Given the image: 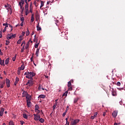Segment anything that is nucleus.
I'll return each mask as SVG.
<instances>
[{
	"label": "nucleus",
	"instance_id": "obj_55",
	"mask_svg": "<svg viewBox=\"0 0 125 125\" xmlns=\"http://www.w3.org/2000/svg\"><path fill=\"white\" fill-rule=\"evenodd\" d=\"M3 54L2 52H1V50L0 49V55H3Z\"/></svg>",
	"mask_w": 125,
	"mask_h": 125
},
{
	"label": "nucleus",
	"instance_id": "obj_34",
	"mask_svg": "<svg viewBox=\"0 0 125 125\" xmlns=\"http://www.w3.org/2000/svg\"><path fill=\"white\" fill-rule=\"evenodd\" d=\"M30 35V31L29 30H27L26 32V36H29Z\"/></svg>",
	"mask_w": 125,
	"mask_h": 125
},
{
	"label": "nucleus",
	"instance_id": "obj_20",
	"mask_svg": "<svg viewBox=\"0 0 125 125\" xmlns=\"http://www.w3.org/2000/svg\"><path fill=\"white\" fill-rule=\"evenodd\" d=\"M39 121H40V123H44V119H42V118H40Z\"/></svg>",
	"mask_w": 125,
	"mask_h": 125
},
{
	"label": "nucleus",
	"instance_id": "obj_38",
	"mask_svg": "<svg viewBox=\"0 0 125 125\" xmlns=\"http://www.w3.org/2000/svg\"><path fill=\"white\" fill-rule=\"evenodd\" d=\"M24 17H22L21 18V22H24Z\"/></svg>",
	"mask_w": 125,
	"mask_h": 125
},
{
	"label": "nucleus",
	"instance_id": "obj_25",
	"mask_svg": "<svg viewBox=\"0 0 125 125\" xmlns=\"http://www.w3.org/2000/svg\"><path fill=\"white\" fill-rule=\"evenodd\" d=\"M41 5L40 8H42V7H43V5H44V2L43 0H41Z\"/></svg>",
	"mask_w": 125,
	"mask_h": 125
},
{
	"label": "nucleus",
	"instance_id": "obj_5",
	"mask_svg": "<svg viewBox=\"0 0 125 125\" xmlns=\"http://www.w3.org/2000/svg\"><path fill=\"white\" fill-rule=\"evenodd\" d=\"M6 84L7 87H10V80L7 78H6Z\"/></svg>",
	"mask_w": 125,
	"mask_h": 125
},
{
	"label": "nucleus",
	"instance_id": "obj_11",
	"mask_svg": "<svg viewBox=\"0 0 125 125\" xmlns=\"http://www.w3.org/2000/svg\"><path fill=\"white\" fill-rule=\"evenodd\" d=\"M4 84H5V81H3L0 83V87L1 88H3V87L4 86Z\"/></svg>",
	"mask_w": 125,
	"mask_h": 125
},
{
	"label": "nucleus",
	"instance_id": "obj_9",
	"mask_svg": "<svg viewBox=\"0 0 125 125\" xmlns=\"http://www.w3.org/2000/svg\"><path fill=\"white\" fill-rule=\"evenodd\" d=\"M3 112H4V108H1L0 110V117H2V116H3Z\"/></svg>",
	"mask_w": 125,
	"mask_h": 125
},
{
	"label": "nucleus",
	"instance_id": "obj_28",
	"mask_svg": "<svg viewBox=\"0 0 125 125\" xmlns=\"http://www.w3.org/2000/svg\"><path fill=\"white\" fill-rule=\"evenodd\" d=\"M22 40L23 39H20V40H19L17 42V43H18V44H20V43H21V42L22 41Z\"/></svg>",
	"mask_w": 125,
	"mask_h": 125
},
{
	"label": "nucleus",
	"instance_id": "obj_54",
	"mask_svg": "<svg viewBox=\"0 0 125 125\" xmlns=\"http://www.w3.org/2000/svg\"><path fill=\"white\" fill-rule=\"evenodd\" d=\"M29 14V12L28 11H25V15H28Z\"/></svg>",
	"mask_w": 125,
	"mask_h": 125
},
{
	"label": "nucleus",
	"instance_id": "obj_21",
	"mask_svg": "<svg viewBox=\"0 0 125 125\" xmlns=\"http://www.w3.org/2000/svg\"><path fill=\"white\" fill-rule=\"evenodd\" d=\"M25 69V65L24 64H22L21 66V70H24Z\"/></svg>",
	"mask_w": 125,
	"mask_h": 125
},
{
	"label": "nucleus",
	"instance_id": "obj_44",
	"mask_svg": "<svg viewBox=\"0 0 125 125\" xmlns=\"http://www.w3.org/2000/svg\"><path fill=\"white\" fill-rule=\"evenodd\" d=\"M66 114V111L65 110V111H64V113H63L62 116H63V117L65 116Z\"/></svg>",
	"mask_w": 125,
	"mask_h": 125
},
{
	"label": "nucleus",
	"instance_id": "obj_42",
	"mask_svg": "<svg viewBox=\"0 0 125 125\" xmlns=\"http://www.w3.org/2000/svg\"><path fill=\"white\" fill-rule=\"evenodd\" d=\"M97 114H98L97 111H96V113H95L94 114V118L95 117H96L97 116Z\"/></svg>",
	"mask_w": 125,
	"mask_h": 125
},
{
	"label": "nucleus",
	"instance_id": "obj_2",
	"mask_svg": "<svg viewBox=\"0 0 125 125\" xmlns=\"http://www.w3.org/2000/svg\"><path fill=\"white\" fill-rule=\"evenodd\" d=\"M22 97H26L28 107H31V97L28 95V93L25 91L22 92Z\"/></svg>",
	"mask_w": 125,
	"mask_h": 125
},
{
	"label": "nucleus",
	"instance_id": "obj_62",
	"mask_svg": "<svg viewBox=\"0 0 125 125\" xmlns=\"http://www.w3.org/2000/svg\"><path fill=\"white\" fill-rule=\"evenodd\" d=\"M91 119H95V116L94 115V116H91Z\"/></svg>",
	"mask_w": 125,
	"mask_h": 125
},
{
	"label": "nucleus",
	"instance_id": "obj_36",
	"mask_svg": "<svg viewBox=\"0 0 125 125\" xmlns=\"http://www.w3.org/2000/svg\"><path fill=\"white\" fill-rule=\"evenodd\" d=\"M17 73H18V75H20V73H21V69H18Z\"/></svg>",
	"mask_w": 125,
	"mask_h": 125
},
{
	"label": "nucleus",
	"instance_id": "obj_33",
	"mask_svg": "<svg viewBox=\"0 0 125 125\" xmlns=\"http://www.w3.org/2000/svg\"><path fill=\"white\" fill-rule=\"evenodd\" d=\"M23 117L24 119H27L28 118V116L25 114H23Z\"/></svg>",
	"mask_w": 125,
	"mask_h": 125
},
{
	"label": "nucleus",
	"instance_id": "obj_23",
	"mask_svg": "<svg viewBox=\"0 0 125 125\" xmlns=\"http://www.w3.org/2000/svg\"><path fill=\"white\" fill-rule=\"evenodd\" d=\"M37 28L38 31H40V30H42L41 26H40L39 24H38V25L37 26Z\"/></svg>",
	"mask_w": 125,
	"mask_h": 125
},
{
	"label": "nucleus",
	"instance_id": "obj_52",
	"mask_svg": "<svg viewBox=\"0 0 125 125\" xmlns=\"http://www.w3.org/2000/svg\"><path fill=\"white\" fill-rule=\"evenodd\" d=\"M68 107H69V106H67V107H66V110H65V111H66V113H67V111H68Z\"/></svg>",
	"mask_w": 125,
	"mask_h": 125
},
{
	"label": "nucleus",
	"instance_id": "obj_30",
	"mask_svg": "<svg viewBox=\"0 0 125 125\" xmlns=\"http://www.w3.org/2000/svg\"><path fill=\"white\" fill-rule=\"evenodd\" d=\"M21 1L19 2H21V4H22L23 5V4H25V1H24V0H21Z\"/></svg>",
	"mask_w": 125,
	"mask_h": 125
},
{
	"label": "nucleus",
	"instance_id": "obj_45",
	"mask_svg": "<svg viewBox=\"0 0 125 125\" xmlns=\"http://www.w3.org/2000/svg\"><path fill=\"white\" fill-rule=\"evenodd\" d=\"M58 104V103H56V102H55V109L56 107Z\"/></svg>",
	"mask_w": 125,
	"mask_h": 125
},
{
	"label": "nucleus",
	"instance_id": "obj_59",
	"mask_svg": "<svg viewBox=\"0 0 125 125\" xmlns=\"http://www.w3.org/2000/svg\"><path fill=\"white\" fill-rule=\"evenodd\" d=\"M24 22H23V21H21V27H22V26H23V23Z\"/></svg>",
	"mask_w": 125,
	"mask_h": 125
},
{
	"label": "nucleus",
	"instance_id": "obj_57",
	"mask_svg": "<svg viewBox=\"0 0 125 125\" xmlns=\"http://www.w3.org/2000/svg\"><path fill=\"white\" fill-rule=\"evenodd\" d=\"M28 8H24V10L25 11H28Z\"/></svg>",
	"mask_w": 125,
	"mask_h": 125
},
{
	"label": "nucleus",
	"instance_id": "obj_17",
	"mask_svg": "<svg viewBox=\"0 0 125 125\" xmlns=\"http://www.w3.org/2000/svg\"><path fill=\"white\" fill-rule=\"evenodd\" d=\"M35 76H36V73H35V72H32V84H33V77H35Z\"/></svg>",
	"mask_w": 125,
	"mask_h": 125
},
{
	"label": "nucleus",
	"instance_id": "obj_46",
	"mask_svg": "<svg viewBox=\"0 0 125 125\" xmlns=\"http://www.w3.org/2000/svg\"><path fill=\"white\" fill-rule=\"evenodd\" d=\"M3 26H8V23H3Z\"/></svg>",
	"mask_w": 125,
	"mask_h": 125
},
{
	"label": "nucleus",
	"instance_id": "obj_64",
	"mask_svg": "<svg viewBox=\"0 0 125 125\" xmlns=\"http://www.w3.org/2000/svg\"><path fill=\"white\" fill-rule=\"evenodd\" d=\"M114 125H118V124L117 123H115L114 124Z\"/></svg>",
	"mask_w": 125,
	"mask_h": 125
},
{
	"label": "nucleus",
	"instance_id": "obj_41",
	"mask_svg": "<svg viewBox=\"0 0 125 125\" xmlns=\"http://www.w3.org/2000/svg\"><path fill=\"white\" fill-rule=\"evenodd\" d=\"M24 50H25V48H24V46H23V47L21 49V52H23Z\"/></svg>",
	"mask_w": 125,
	"mask_h": 125
},
{
	"label": "nucleus",
	"instance_id": "obj_56",
	"mask_svg": "<svg viewBox=\"0 0 125 125\" xmlns=\"http://www.w3.org/2000/svg\"><path fill=\"white\" fill-rule=\"evenodd\" d=\"M8 25H9V26L10 28H13V26L12 25H11V24H8Z\"/></svg>",
	"mask_w": 125,
	"mask_h": 125
},
{
	"label": "nucleus",
	"instance_id": "obj_13",
	"mask_svg": "<svg viewBox=\"0 0 125 125\" xmlns=\"http://www.w3.org/2000/svg\"><path fill=\"white\" fill-rule=\"evenodd\" d=\"M0 65H1V66H5L4 64V60H0Z\"/></svg>",
	"mask_w": 125,
	"mask_h": 125
},
{
	"label": "nucleus",
	"instance_id": "obj_6",
	"mask_svg": "<svg viewBox=\"0 0 125 125\" xmlns=\"http://www.w3.org/2000/svg\"><path fill=\"white\" fill-rule=\"evenodd\" d=\"M68 90H72L73 88L72 87L71 82L70 81L68 82Z\"/></svg>",
	"mask_w": 125,
	"mask_h": 125
},
{
	"label": "nucleus",
	"instance_id": "obj_48",
	"mask_svg": "<svg viewBox=\"0 0 125 125\" xmlns=\"http://www.w3.org/2000/svg\"><path fill=\"white\" fill-rule=\"evenodd\" d=\"M25 124V122L24 121H21V125H23Z\"/></svg>",
	"mask_w": 125,
	"mask_h": 125
},
{
	"label": "nucleus",
	"instance_id": "obj_7",
	"mask_svg": "<svg viewBox=\"0 0 125 125\" xmlns=\"http://www.w3.org/2000/svg\"><path fill=\"white\" fill-rule=\"evenodd\" d=\"M79 120H78L77 119H76L75 120H74V121H72V123H71V125H77V124L79 123Z\"/></svg>",
	"mask_w": 125,
	"mask_h": 125
},
{
	"label": "nucleus",
	"instance_id": "obj_61",
	"mask_svg": "<svg viewBox=\"0 0 125 125\" xmlns=\"http://www.w3.org/2000/svg\"><path fill=\"white\" fill-rule=\"evenodd\" d=\"M53 110H55V104H54V105H53Z\"/></svg>",
	"mask_w": 125,
	"mask_h": 125
},
{
	"label": "nucleus",
	"instance_id": "obj_18",
	"mask_svg": "<svg viewBox=\"0 0 125 125\" xmlns=\"http://www.w3.org/2000/svg\"><path fill=\"white\" fill-rule=\"evenodd\" d=\"M68 90H66V92H65L64 93H63V94H62V97H64V96L65 95V97H67V95L68 94Z\"/></svg>",
	"mask_w": 125,
	"mask_h": 125
},
{
	"label": "nucleus",
	"instance_id": "obj_31",
	"mask_svg": "<svg viewBox=\"0 0 125 125\" xmlns=\"http://www.w3.org/2000/svg\"><path fill=\"white\" fill-rule=\"evenodd\" d=\"M6 38H7V40H11V39H12V37H11V36H7Z\"/></svg>",
	"mask_w": 125,
	"mask_h": 125
},
{
	"label": "nucleus",
	"instance_id": "obj_4",
	"mask_svg": "<svg viewBox=\"0 0 125 125\" xmlns=\"http://www.w3.org/2000/svg\"><path fill=\"white\" fill-rule=\"evenodd\" d=\"M34 119L35 121H38L40 119L41 115H39V113L37 114H34Z\"/></svg>",
	"mask_w": 125,
	"mask_h": 125
},
{
	"label": "nucleus",
	"instance_id": "obj_14",
	"mask_svg": "<svg viewBox=\"0 0 125 125\" xmlns=\"http://www.w3.org/2000/svg\"><path fill=\"white\" fill-rule=\"evenodd\" d=\"M80 99V98L79 97H77V98H74V103H77V102H78V100Z\"/></svg>",
	"mask_w": 125,
	"mask_h": 125
},
{
	"label": "nucleus",
	"instance_id": "obj_24",
	"mask_svg": "<svg viewBox=\"0 0 125 125\" xmlns=\"http://www.w3.org/2000/svg\"><path fill=\"white\" fill-rule=\"evenodd\" d=\"M9 125H15L14 122H13L12 121H10L9 123Z\"/></svg>",
	"mask_w": 125,
	"mask_h": 125
},
{
	"label": "nucleus",
	"instance_id": "obj_53",
	"mask_svg": "<svg viewBox=\"0 0 125 125\" xmlns=\"http://www.w3.org/2000/svg\"><path fill=\"white\" fill-rule=\"evenodd\" d=\"M34 17L33 16V14H32V22L34 21Z\"/></svg>",
	"mask_w": 125,
	"mask_h": 125
},
{
	"label": "nucleus",
	"instance_id": "obj_32",
	"mask_svg": "<svg viewBox=\"0 0 125 125\" xmlns=\"http://www.w3.org/2000/svg\"><path fill=\"white\" fill-rule=\"evenodd\" d=\"M30 42L32 43V41L31 39L29 40V42H28L26 44H28V45H30Z\"/></svg>",
	"mask_w": 125,
	"mask_h": 125
},
{
	"label": "nucleus",
	"instance_id": "obj_10",
	"mask_svg": "<svg viewBox=\"0 0 125 125\" xmlns=\"http://www.w3.org/2000/svg\"><path fill=\"white\" fill-rule=\"evenodd\" d=\"M112 115L113 117H116V116H117L118 115V111L115 110L113 112Z\"/></svg>",
	"mask_w": 125,
	"mask_h": 125
},
{
	"label": "nucleus",
	"instance_id": "obj_49",
	"mask_svg": "<svg viewBox=\"0 0 125 125\" xmlns=\"http://www.w3.org/2000/svg\"><path fill=\"white\" fill-rule=\"evenodd\" d=\"M39 90H41V89H42V85H39Z\"/></svg>",
	"mask_w": 125,
	"mask_h": 125
},
{
	"label": "nucleus",
	"instance_id": "obj_35",
	"mask_svg": "<svg viewBox=\"0 0 125 125\" xmlns=\"http://www.w3.org/2000/svg\"><path fill=\"white\" fill-rule=\"evenodd\" d=\"M10 42H9V41L6 40V45H8V44H9Z\"/></svg>",
	"mask_w": 125,
	"mask_h": 125
},
{
	"label": "nucleus",
	"instance_id": "obj_27",
	"mask_svg": "<svg viewBox=\"0 0 125 125\" xmlns=\"http://www.w3.org/2000/svg\"><path fill=\"white\" fill-rule=\"evenodd\" d=\"M8 27V26L6 25V26H5L4 29L2 30V33H4V32H5V31H6V28Z\"/></svg>",
	"mask_w": 125,
	"mask_h": 125
},
{
	"label": "nucleus",
	"instance_id": "obj_51",
	"mask_svg": "<svg viewBox=\"0 0 125 125\" xmlns=\"http://www.w3.org/2000/svg\"><path fill=\"white\" fill-rule=\"evenodd\" d=\"M28 48H29V45H28V44H26V46H25V48H26V49H28Z\"/></svg>",
	"mask_w": 125,
	"mask_h": 125
},
{
	"label": "nucleus",
	"instance_id": "obj_22",
	"mask_svg": "<svg viewBox=\"0 0 125 125\" xmlns=\"http://www.w3.org/2000/svg\"><path fill=\"white\" fill-rule=\"evenodd\" d=\"M38 98H45V95H44V94H41L40 95H39Z\"/></svg>",
	"mask_w": 125,
	"mask_h": 125
},
{
	"label": "nucleus",
	"instance_id": "obj_19",
	"mask_svg": "<svg viewBox=\"0 0 125 125\" xmlns=\"http://www.w3.org/2000/svg\"><path fill=\"white\" fill-rule=\"evenodd\" d=\"M34 4L35 5V7H38V5H39L38 2H37V0H35V2H34Z\"/></svg>",
	"mask_w": 125,
	"mask_h": 125
},
{
	"label": "nucleus",
	"instance_id": "obj_8",
	"mask_svg": "<svg viewBox=\"0 0 125 125\" xmlns=\"http://www.w3.org/2000/svg\"><path fill=\"white\" fill-rule=\"evenodd\" d=\"M39 109H40V106H39V105H38V104H36L35 111H36L37 112V113H39V112H40Z\"/></svg>",
	"mask_w": 125,
	"mask_h": 125
},
{
	"label": "nucleus",
	"instance_id": "obj_37",
	"mask_svg": "<svg viewBox=\"0 0 125 125\" xmlns=\"http://www.w3.org/2000/svg\"><path fill=\"white\" fill-rule=\"evenodd\" d=\"M15 60H16V55H15V57H14L13 58H12V61H15Z\"/></svg>",
	"mask_w": 125,
	"mask_h": 125
},
{
	"label": "nucleus",
	"instance_id": "obj_60",
	"mask_svg": "<svg viewBox=\"0 0 125 125\" xmlns=\"http://www.w3.org/2000/svg\"><path fill=\"white\" fill-rule=\"evenodd\" d=\"M105 115H106V113L105 111H104V112L103 113L104 116H105Z\"/></svg>",
	"mask_w": 125,
	"mask_h": 125
},
{
	"label": "nucleus",
	"instance_id": "obj_47",
	"mask_svg": "<svg viewBox=\"0 0 125 125\" xmlns=\"http://www.w3.org/2000/svg\"><path fill=\"white\" fill-rule=\"evenodd\" d=\"M11 36L12 37V39H13V38H15V37H16V35H12Z\"/></svg>",
	"mask_w": 125,
	"mask_h": 125
},
{
	"label": "nucleus",
	"instance_id": "obj_12",
	"mask_svg": "<svg viewBox=\"0 0 125 125\" xmlns=\"http://www.w3.org/2000/svg\"><path fill=\"white\" fill-rule=\"evenodd\" d=\"M18 82H19V78L18 77L16 78V81L14 83V85H17V83H18Z\"/></svg>",
	"mask_w": 125,
	"mask_h": 125
},
{
	"label": "nucleus",
	"instance_id": "obj_43",
	"mask_svg": "<svg viewBox=\"0 0 125 125\" xmlns=\"http://www.w3.org/2000/svg\"><path fill=\"white\" fill-rule=\"evenodd\" d=\"M112 94L113 96H115L116 95V93H115V92H112Z\"/></svg>",
	"mask_w": 125,
	"mask_h": 125
},
{
	"label": "nucleus",
	"instance_id": "obj_3",
	"mask_svg": "<svg viewBox=\"0 0 125 125\" xmlns=\"http://www.w3.org/2000/svg\"><path fill=\"white\" fill-rule=\"evenodd\" d=\"M34 42H36V44H35V48H37L36 50V56H39V52H40V49H38V47L39 46L40 42H38V39L36 38V36L35 35L34 36V39H33Z\"/></svg>",
	"mask_w": 125,
	"mask_h": 125
},
{
	"label": "nucleus",
	"instance_id": "obj_63",
	"mask_svg": "<svg viewBox=\"0 0 125 125\" xmlns=\"http://www.w3.org/2000/svg\"><path fill=\"white\" fill-rule=\"evenodd\" d=\"M67 125H69V121H68V120H67Z\"/></svg>",
	"mask_w": 125,
	"mask_h": 125
},
{
	"label": "nucleus",
	"instance_id": "obj_26",
	"mask_svg": "<svg viewBox=\"0 0 125 125\" xmlns=\"http://www.w3.org/2000/svg\"><path fill=\"white\" fill-rule=\"evenodd\" d=\"M19 5H20V6L21 9H22V8H24V7H23V5H22V4H21V2H19Z\"/></svg>",
	"mask_w": 125,
	"mask_h": 125
},
{
	"label": "nucleus",
	"instance_id": "obj_50",
	"mask_svg": "<svg viewBox=\"0 0 125 125\" xmlns=\"http://www.w3.org/2000/svg\"><path fill=\"white\" fill-rule=\"evenodd\" d=\"M117 85H118V86L121 85V82H117Z\"/></svg>",
	"mask_w": 125,
	"mask_h": 125
},
{
	"label": "nucleus",
	"instance_id": "obj_39",
	"mask_svg": "<svg viewBox=\"0 0 125 125\" xmlns=\"http://www.w3.org/2000/svg\"><path fill=\"white\" fill-rule=\"evenodd\" d=\"M28 7H29V4H28V3H26L25 8H28Z\"/></svg>",
	"mask_w": 125,
	"mask_h": 125
},
{
	"label": "nucleus",
	"instance_id": "obj_1",
	"mask_svg": "<svg viewBox=\"0 0 125 125\" xmlns=\"http://www.w3.org/2000/svg\"><path fill=\"white\" fill-rule=\"evenodd\" d=\"M24 75H26V79H30V80H28L25 84V85H27V88H29L30 86H32V73L29 72H25Z\"/></svg>",
	"mask_w": 125,
	"mask_h": 125
},
{
	"label": "nucleus",
	"instance_id": "obj_29",
	"mask_svg": "<svg viewBox=\"0 0 125 125\" xmlns=\"http://www.w3.org/2000/svg\"><path fill=\"white\" fill-rule=\"evenodd\" d=\"M30 12H31V13H32V2H30Z\"/></svg>",
	"mask_w": 125,
	"mask_h": 125
},
{
	"label": "nucleus",
	"instance_id": "obj_15",
	"mask_svg": "<svg viewBox=\"0 0 125 125\" xmlns=\"http://www.w3.org/2000/svg\"><path fill=\"white\" fill-rule=\"evenodd\" d=\"M24 36H25V32H22V35H20L19 37L20 39H22V38H23L24 37Z\"/></svg>",
	"mask_w": 125,
	"mask_h": 125
},
{
	"label": "nucleus",
	"instance_id": "obj_40",
	"mask_svg": "<svg viewBox=\"0 0 125 125\" xmlns=\"http://www.w3.org/2000/svg\"><path fill=\"white\" fill-rule=\"evenodd\" d=\"M0 38H2V32L1 31H0Z\"/></svg>",
	"mask_w": 125,
	"mask_h": 125
},
{
	"label": "nucleus",
	"instance_id": "obj_58",
	"mask_svg": "<svg viewBox=\"0 0 125 125\" xmlns=\"http://www.w3.org/2000/svg\"><path fill=\"white\" fill-rule=\"evenodd\" d=\"M23 12H24V8H22V9H21V13H23Z\"/></svg>",
	"mask_w": 125,
	"mask_h": 125
},
{
	"label": "nucleus",
	"instance_id": "obj_16",
	"mask_svg": "<svg viewBox=\"0 0 125 125\" xmlns=\"http://www.w3.org/2000/svg\"><path fill=\"white\" fill-rule=\"evenodd\" d=\"M9 63V58H7L5 62V65H7Z\"/></svg>",
	"mask_w": 125,
	"mask_h": 125
}]
</instances>
